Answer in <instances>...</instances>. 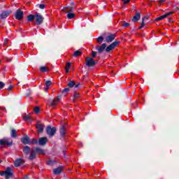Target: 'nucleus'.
<instances>
[{
    "instance_id": "44",
    "label": "nucleus",
    "mask_w": 179,
    "mask_h": 179,
    "mask_svg": "<svg viewBox=\"0 0 179 179\" xmlns=\"http://www.w3.org/2000/svg\"><path fill=\"white\" fill-rule=\"evenodd\" d=\"M0 176H5V171H0Z\"/></svg>"
},
{
    "instance_id": "20",
    "label": "nucleus",
    "mask_w": 179,
    "mask_h": 179,
    "mask_svg": "<svg viewBox=\"0 0 179 179\" xmlns=\"http://www.w3.org/2000/svg\"><path fill=\"white\" fill-rule=\"evenodd\" d=\"M141 19V13L136 12V15L133 17L132 22H138Z\"/></svg>"
},
{
    "instance_id": "33",
    "label": "nucleus",
    "mask_w": 179,
    "mask_h": 179,
    "mask_svg": "<svg viewBox=\"0 0 179 179\" xmlns=\"http://www.w3.org/2000/svg\"><path fill=\"white\" fill-rule=\"evenodd\" d=\"M40 71L41 72H48V69L46 66H41Z\"/></svg>"
},
{
    "instance_id": "50",
    "label": "nucleus",
    "mask_w": 179,
    "mask_h": 179,
    "mask_svg": "<svg viewBox=\"0 0 179 179\" xmlns=\"http://www.w3.org/2000/svg\"><path fill=\"white\" fill-rule=\"evenodd\" d=\"M24 179H27V178H29V176H27H27H25L24 177Z\"/></svg>"
},
{
    "instance_id": "51",
    "label": "nucleus",
    "mask_w": 179,
    "mask_h": 179,
    "mask_svg": "<svg viewBox=\"0 0 179 179\" xmlns=\"http://www.w3.org/2000/svg\"><path fill=\"white\" fill-rule=\"evenodd\" d=\"M71 6H73V5H75V3H74L73 1H71Z\"/></svg>"
},
{
    "instance_id": "14",
    "label": "nucleus",
    "mask_w": 179,
    "mask_h": 179,
    "mask_svg": "<svg viewBox=\"0 0 179 179\" xmlns=\"http://www.w3.org/2000/svg\"><path fill=\"white\" fill-rule=\"evenodd\" d=\"M66 134V128L65 127V124H63V125L60 127V136H61L62 138H64Z\"/></svg>"
},
{
    "instance_id": "5",
    "label": "nucleus",
    "mask_w": 179,
    "mask_h": 179,
    "mask_svg": "<svg viewBox=\"0 0 179 179\" xmlns=\"http://www.w3.org/2000/svg\"><path fill=\"white\" fill-rule=\"evenodd\" d=\"M35 20H36V24L40 25L41 24V23H43V22H44V17L40 15V13H36L35 14Z\"/></svg>"
},
{
    "instance_id": "29",
    "label": "nucleus",
    "mask_w": 179,
    "mask_h": 179,
    "mask_svg": "<svg viewBox=\"0 0 179 179\" xmlns=\"http://www.w3.org/2000/svg\"><path fill=\"white\" fill-rule=\"evenodd\" d=\"M73 55V57H80V55H82V51L77 50V51L74 52Z\"/></svg>"
},
{
    "instance_id": "8",
    "label": "nucleus",
    "mask_w": 179,
    "mask_h": 179,
    "mask_svg": "<svg viewBox=\"0 0 179 179\" xmlns=\"http://www.w3.org/2000/svg\"><path fill=\"white\" fill-rule=\"evenodd\" d=\"M13 173H12V169L10 167H8L5 171V178L6 179H9L13 177Z\"/></svg>"
},
{
    "instance_id": "31",
    "label": "nucleus",
    "mask_w": 179,
    "mask_h": 179,
    "mask_svg": "<svg viewBox=\"0 0 179 179\" xmlns=\"http://www.w3.org/2000/svg\"><path fill=\"white\" fill-rule=\"evenodd\" d=\"M121 26H122V27H129V26H131V24L125 22H121Z\"/></svg>"
},
{
    "instance_id": "38",
    "label": "nucleus",
    "mask_w": 179,
    "mask_h": 179,
    "mask_svg": "<svg viewBox=\"0 0 179 179\" xmlns=\"http://www.w3.org/2000/svg\"><path fill=\"white\" fill-rule=\"evenodd\" d=\"M73 86H75V82L74 81H70L69 83V87H73Z\"/></svg>"
},
{
    "instance_id": "45",
    "label": "nucleus",
    "mask_w": 179,
    "mask_h": 179,
    "mask_svg": "<svg viewBox=\"0 0 179 179\" xmlns=\"http://www.w3.org/2000/svg\"><path fill=\"white\" fill-rule=\"evenodd\" d=\"M124 3H128V2H129V1L131 0H122Z\"/></svg>"
},
{
    "instance_id": "18",
    "label": "nucleus",
    "mask_w": 179,
    "mask_h": 179,
    "mask_svg": "<svg viewBox=\"0 0 179 179\" xmlns=\"http://www.w3.org/2000/svg\"><path fill=\"white\" fill-rule=\"evenodd\" d=\"M61 173H62V166H59L58 168L53 169V174H55V176H58V175L61 174Z\"/></svg>"
},
{
    "instance_id": "54",
    "label": "nucleus",
    "mask_w": 179,
    "mask_h": 179,
    "mask_svg": "<svg viewBox=\"0 0 179 179\" xmlns=\"http://www.w3.org/2000/svg\"><path fill=\"white\" fill-rule=\"evenodd\" d=\"M76 87H78V85H76Z\"/></svg>"
},
{
    "instance_id": "21",
    "label": "nucleus",
    "mask_w": 179,
    "mask_h": 179,
    "mask_svg": "<svg viewBox=\"0 0 179 179\" xmlns=\"http://www.w3.org/2000/svg\"><path fill=\"white\" fill-rule=\"evenodd\" d=\"M34 150L37 155H45V151L40 148H36Z\"/></svg>"
},
{
    "instance_id": "13",
    "label": "nucleus",
    "mask_w": 179,
    "mask_h": 179,
    "mask_svg": "<svg viewBox=\"0 0 179 179\" xmlns=\"http://www.w3.org/2000/svg\"><path fill=\"white\" fill-rule=\"evenodd\" d=\"M10 13H12V11H3L0 14V19H6Z\"/></svg>"
},
{
    "instance_id": "6",
    "label": "nucleus",
    "mask_w": 179,
    "mask_h": 179,
    "mask_svg": "<svg viewBox=\"0 0 179 179\" xmlns=\"http://www.w3.org/2000/svg\"><path fill=\"white\" fill-rule=\"evenodd\" d=\"M24 13L22 10L18 9L17 10L15 16V19H17V20H22V19H23V16H24Z\"/></svg>"
},
{
    "instance_id": "10",
    "label": "nucleus",
    "mask_w": 179,
    "mask_h": 179,
    "mask_svg": "<svg viewBox=\"0 0 179 179\" xmlns=\"http://www.w3.org/2000/svg\"><path fill=\"white\" fill-rule=\"evenodd\" d=\"M106 47H107V45L103 43L101 46H96V50L98 51L99 54H101V52L106 50Z\"/></svg>"
},
{
    "instance_id": "47",
    "label": "nucleus",
    "mask_w": 179,
    "mask_h": 179,
    "mask_svg": "<svg viewBox=\"0 0 179 179\" xmlns=\"http://www.w3.org/2000/svg\"><path fill=\"white\" fill-rule=\"evenodd\" d=\"M159 3H163V2H166V0H159Z\"/></svg>"
},
{
    "instance_id": "25",
    "label": "nucleus",
    "mask_w": 179,
    "mask_h": 179,
    "mask_svg": "<svg viewBox=\"0 0 179 179\" xmlns=\"http://www.w3.org/2000/svg\"><path fill=\"white\" fill-rule=\"evenodd\" d=\"M11 138H16V136H17V132H16V130L15 129H13L11 130Z\"/></svg>"
},
{
    "instance_id": "55",
    "label": "nucleus",
    "mask_w": 179,
    "mask_h": 179,
    "mask_svg": "<svg viewBox=\"0 0 179 179\" xmlns=\"http://www.w3.org/2000/svg\"><path fill=\"white\" fill-rule=\"evenodd\" d=\"M176 9H178V10H179V8H176Z\"/></svg>"
},
{
    "instance_id": "36",
    "label": "nucleus",
    "mask_w": 179,
    "mask_h": 179,
    "mask_svg": "<svg viewBox=\"0 0 179 179\" xmlns=\"http://www.w3.org/2000/svg\"><path fill=\"white\" fill-rule=\"evenodd\" d=\"M37 8H40V9H44L45 8V4H37Z\"/></svg>"
},
{
    "instance_id": "3",
    "label": "nucleus",
    "mask_w": 179,
    "mask_h": 179,
    "mask_svg": "<svg viewBox=\"0 0 179 179\" xmlns=\"http://www.w3.org/2000/svg\"><path fill=\"white\" fill-rule=\"evenodd\" d=\"M85 65L89 68L94 66L96 65V61L92 57H86Z\"/></svg>"
},
{
    "instance_id": "9",
    "label": "nucleus",
    "mask_w": 179,
    "mask_h": 179,
    "mask_svg": "<svg viewBox=\"0 0 179 179\" xmlns=\"http://www.w3.org/2000/svg\"><path fill=\"white\" fill-rule=\"evenodd\" d=\"M174 13L173 11H171L169 13H167L164 14V15H162L156 19L157 22H159V20H163V19H166V17H168V16H170L173 15Z\"/></svg>"
},
{
    "instance_id": "40",
    "label": "nucleus",
    "mask_w": 179,
    "mask_h": 179,
    "mask_svg": "<svg viewBox=\"0 0 179 179\" xmlns=\"http://www.w3.org/2000/svg\"><path fill=\"white\" fill-rule=\"evenodd\" d=\"M96 55H97V52L92 51V58H96Z\"/></svg>"
},
{
    "instance_id": "15",
    "label": "nucleus",
    "mask_w": 179,
    "mask_h": 179,
    "mask_svg": "<svg viewBox=\"0 0 179 179\" xmlns=\"http://www.w3.org/2000/svg\"><path fill=\"white\" fill-rule=\"evenodd\" d=\"M115 39V35L110 34L108 36H106L105 41H106V43H111Z\"/></svg>"
},
{
    "instance_id": "4",
    "label": "nucleus",
    "mask_w": 179,
    "mask_h": 179,
    "mask_svg": "<svg viewBox=\"0 0 179 179\" xmlns=\"http://www.w3.org/2000/svg\"><path fill=\"white\" fill-rule=\"evenodd\" d=\"M47 134L50 137L54 136L55 135V132H57V129L55 127H51V126H48L46 129Z\"/></svg>"
},
{
    "instance_id": "17",
    "label": "nucleus",
    "mask_w": 179,
    "mask_h": 179,
    "mask_svg": "<svg viewBox=\"0 0 179 179\" xmlns=\"http://www.w3.org/2000/svg\"><path fill=\"white\" fill-rule=\"evenodd\" d=\"M21 142H22L24 145H30V138L26 136L21 139Z\"/></svg>"
},
{
    "instance_id": "1",
    "label": "nucleus",
    "mask_w": 179,
    "mask_h": 179,
    "mask_svg": "<svg viewBox=\"0 0 179 179\" xmlns=\"http://www.w3.org/2000/svg\"><path fill=\"white\" fill-rule=\"evenodd\" d=\"M13 145V140L11 138H4L0 140V149L1 148H10Z\"/></svg>"
},
{
    "instance_id": "48",
    "label": "nucleus",
    "mask_w": 179,
    "mask_h": 179,
    "mask_svg": "<svg viewBox=\"0 0 179 179\" xmlns=\"http://www.w3.org/2000/svg\"><path fill=\"white\" fill-rule=\"evenodd\" d=\"M8 44V39L4 40V45H6Z\"/></svg>"
},
{
    "instance_id": "52",
    "label": "nucleus",
    "mask_w": 179,
    "mask_h": 179,
    "mask_svg": "<svg viewBox=\"0 0 179 179\" xmlns=\"http://www.w3.org/2000/svg\"><path fill=\"white\" fill-rule=\"evenodd\" d=\"M2 163V160L0 159V164Z\"/></svg>"
},
{
    "instance_id": "35",
    "label": "nucleus",
    "mask_w": 179,
    "mask_h": 179,
    "mask_svg": "<svg viewBox=\"0 0 179 179\" xmlns=\"http://www.w3.org/2000/svg\"><path fill=\"white\" fill-rule=\"evenodd\" d=\"M54 163H55V161H52L51 159H49L48 161H47L48 166H52Z\"/></svg>"
},
{
    "instance_id": "22",
    "label": "nucleus",
    "mask_w": 179,
    "mask_h": 179,
    "mask_svg": "<svg viewBox=\"0 0 179 179\" xmlns=\"http://www.w3.org/2000/svg\"><path fill=\"white\" fill-rule=\"evenodd\" d=\"M36 150H32L31 151L30 155H29V160H34V158L36 157Z\"/></svg>"
},
{
    "instance_id": "24",
    "label": "nucleus",
    "mask_w": 179,
    "mask_h": 179,
    "mask_svg": "<svg viewBox=\"0 0 179 179\" xmlns=\"http://www.w3.org/2000/svg\"><path fill=\"white\" fill-rule=\"evenodd\" d=\"M23 152L25 155H29L30 153V147L27 145L24 147Z\"/></svg>"
},
{
    "instance_id": "28",
    "label": "nucleus",
    "mask_w": 179,
    "mask_h": 179,
    "mask_svg": "<svg viewBox=\"0 0 179 179\" xmlns=\"http://www.w3.org/2000/svg\"><path fill=\"white\" fill-rule=\"evenodd\" d=\"M23 119L24 120V121H31V118L30 117V115L24 114L23 115Z\"/></svg>"
},
{
    "instance_id": "19",
    "label": "nucleus",
    "mask_w": 179,
    "mask_h": 179,
    "mask_svg": "<svg viewBox=\"0 0 179 179\" xmlns=\"http://www.w3.org/2000/svg\"><path fill=\"white\" fill-rule=\"evenodd\" d=\"M23 164V159H17L15 161L14 165L15 167H19Z\"/></svg>"
},
{
    "instance_id": "42",
    "label": "nucleus",
    "mask_w": 179,
    "mask_h": 179,
    "mask_svg": "<svg viewBox=\"0 0 179 179\" xmlns=\"http://www.w3.org/2000/svg\"><path fill=\"white\" fill-rule=\"evenodd\" d=\"M70 89L69 88H65L62 90V93H68L69 92Z\"/></svg>"
},
{
    "instance_id": "12",
    "label": "nucleus",
    "mask_w": 179,
    "mask_h": 179,
    "mask_svg": "<svg viewBox=\"0 0 179 179\" xmlns=\"http://www.w3.org/2000/svg\"><path fill=\"white\" fill-rule=\"evenodd\" d=\"M47 142H48L47 137H41L38 140V143L41 146H44Z\"/></svg>"
},
{
    "instance_id": "56",
    "label": "nucleus",
    "mask_w": 179,
    "mask_h": 179,
    "mask_svg": "<svg viewBox=\"0 0 179 179\" xmlns=\"http://www.w3.org/2000/svg\"><path fill=\"white\" fill-rule=\"evenodd\" d=\"M0 63H1V60H0Z\"/></svg>"
},
{
    "instance_id": "39",
    "label": "nucleus",
    "mask_w": 179,
    "mask_h": 179,
    "mask_svg": "<svg viewBox=\"0 0 179 179\" xmlns=\"http://www.w3.org/2000/svg\"><path fill=\"white\" fill-rule=\"evenodd\" d=\"M34 113H40V108H38V107H35L34 108Z\"/></svg>"
},
{
    "instance_id": "49",
    "label": "nucleus",
    "mask_w": 179,
    "mask_h": 179,
    "mask_svg": "<svg viewBox=\"0 0 179 179\" xmlns=\"http://www.w3.org/2000/svg\"><path fill=\"white\" fill-rule=\"evenodd\" d=\"M65 71H66V73H68V72H69V69L66 68V69H65Z\"/></svg>"
},
{
    "instance_id": "43",
    "label": "nucleus",
    "mask_w": 179,
    "mask_h": 179,
    "mask_svg": "<svg viewBox=\"0 0 179 179\" xmlns=\"http://www.w3.org/2000/svg\"><path fill=\"white\" fill-rule=\"evenodd\" d=\"M72 64L71 62H68L66 66V68H68L69 69V68H71Z\"/></svg>"
},
{
    "instance_id": "27",
    "label": "nucleus",
    "mask_w": 179,
    "mask_h": 179,
    "mask_svg": "<svg viewBox=\"0 0 179 179\" xmlns=\"http://www.w3.org/2000/svg\"><path fill=\"white\" fill-rule=\"evenodd\" d=\"M76 16V15H75V13H69L67 14L68 19H73Z\"/></svg>"
},
{
    "instance_id": "32",
    "label": "nucleus",
    "mask_w": 179,
    "mask_h": 179,
    "mask_svg": "<svg viewBox=\"0 0 179 179\" xmlns=\"http://www.w3.org/2000/svg\"><path fill=\"white\" fill-rule=\"evenodd\" d=\"M38 143V140L36 138H33L31 141H30V145L34 144V145H37Z\"/></svg>"
},
{
    "instance_id": "34",
    "label": "nucleus",
    "mask_w": 179,
    "mask_h": 179,
    "mask_svg": "<svg viewBox=\"0 0 179 179\" xmlns=\"http://www.w3.org/2000/svg\"><path fill=\"white\" fill-rule=\"evenodd\" d=\"M51 81L50 80H48L45 83V86L47 88H45V90H48V87H50V86H51Z\"/></svg>"
},
{
    "instance_id": "16",
    "label": "nucleus",
    "mask_w": 179,
    "mask_h": 179,
    "mask_svg": "<svg viewBox=\"0 0 179 179\" xmlns=\"http://www.w3.org/2000/svg\"><path fill=\"white\" fill-rule=\"evenodd\" d=\"M73 7H71V6H67V7H64L63 8L62 10L63 12H66V13H72V12H73Z\"/></svg>"
},
{
    "instance_id": "30",
    "label": "nucleus",
    "mask_w": 179,
    "mask_h": 179,
    "mask_svg": "<svg viewBox=\"0 0 179 179\" xmlns=\"http://www.w3.org/2000/svg\"><path fill=\"white\" fill-rule=\"evenodd\" d=\"M103 41H104V38H103V36H99L96 39V43H98L99 44H101V43H103Z\"/></svg>"
},
{
    "instance_id": "46",
    "label": "nucleus",
    "mask_w": 179,
    "mask_h": 179,
    "mask_svg": "<svg viewBox=\"0 0 179 179\" xmlns=\"http://www.w3.org/2000/svg\"><path fill=\"white\" fill-rule=\"evenodd\" d=\"M12 87H13V85H10L8 88H7L8 90H12Z\"/></svg>"
},
{
    "instance_id": "23",
    "label": "nucleus",
    "mask_w": 179,
    "mask_h": 179,
    "mask_svg": "<svg viewBox=\"0 0 179 179\" xmlns=\"http://www.w3.org/2000/svg\"><path fill=\"white\" fill-rule=\"evenodd\" d=\"M28 22H33L36 19V15H29L27 17Z\"/></svg>"
},
{
    "instance_id": "26",
    "label": "nucleus",
    "mask_w": 179,
    "mask_h": 179,
    "mask_svg": "<svg viewBox=\"0 0 179 179\" xmlns=\"http://www.w3.org/2000/svg\"><path fill=\"white\" fill-rule=\"evenodd\" d=\"M146 19H148V17H144L142 19L141 25L138 28L140 30H141V29H143V27H145V20H146Z\"/></svg>"
},
{
    "instance_id": "2",
    "label": "nucleus",
    "mask_w": 179,
    "mask_h": 179,
    "mask_svg": "<svg viewBox=\"0 0 179 179\" xmlns=\"http://www.w3.org/2000/svg\"><path fill=\"white\" fill-rule=\"evenodd\" d=\"M62 99V96H57L56 99H50L49 101L50 106H51L53 108H55V107H57V105L58 104V103L61 101Z\"/></svg>"
},
{
    "instance_id": "11",
    "label": "nucleus",
    "mask_w": 179,
    "mask_h": 179,
    "mask_svg": "<svg viewBox=\"0 0 179 179\" xmlns=\"http://www.w3.org/2000/svg\"><path fill=\"white\" fill-rule=\"evenodd\" d=\"M36 129H37L38 132H39V133L43 132V131H44V124L40 123L39 121H37Z\"/></svg>"
},
{
    "instance_id": "7",
    "label": "nucleus",
    "mask_w": 179,
    "mask_h": 179,
    "mask_svg": "<svg viewBox=\"0 0 179 179\" xmlns=\"http://www.w3.org/2000/svg\"><path fill=\"white\" fill-rule=\"evenodd\" d=\"M120 44L119 41H115L113 42L112 44H110V45H108L106 48V52H110V51H112V50H114V48H115V47H117V45Z\"/></svg>"
},
{
    "instance_id": "37",
    "label": "nucleus",
    "mask_w": 179,
    "mask_h": 179,
    "mask_svg": "<svg viewBox=\"0 0 179 179\" xmlns=\"http://www.w3.org/2000/svg\"><path fill=\"white\" fill-rule=\"evenodd\" d=\"M80 96V94H79V93L76 92L74 94V96H73L74 97L73 101H75V100H76V99H79Z\"/></svg>"
},
{
    "instance_id": "53",
    "label": "nucleus",
    "mask_w": 179,
    "mask_h": 179,
    "mask_svg": "<svg viewBox=\"0 0 179 179\" xmlns=\"http://www.w3.org/2000/svg\"><path fill=\"white\" fill-rule=\"evenodd\" d=\"M64 155H65V151L63 152Z\"/></svg>"
},
{
    "instance_id": "41",
    "label": "nucleus",
    "mask_w": 179,
    "mask_h": 179,
    "mask_svg": "<svg viewBox=\"0 0 179 179\" xmlns=\"http://www.w3.org/2000/svg\"><path fill=\"white\" fill-rule=\"evenodd\" d=\"M4 87H5V84L3 83V82L0 81V90L3 89Z\"/></svg>"
}]
</instances>
